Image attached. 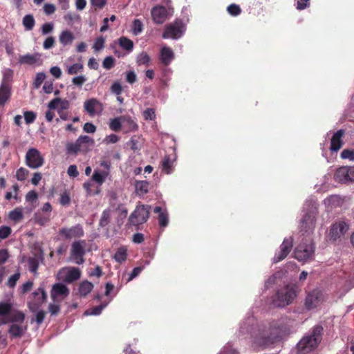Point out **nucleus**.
<instances>
[{"instance_id": "obj_56", "label": "nucleus", "mask_w": 354, "mask_h": 354, "mask_svg": "<svg viewBox=\"0 0 354 354\" xmlns=\"http://www.w3.org/2000/svg\"><path fill=\"white\" fill-rule=\"evenodd\" d=\"M12 232V230L8 226H1L0 227V239H5L8 238Z\"/></svg>"}, {"instance_id": "obj_55", "label": "nucleus", "mask_w": 354, "mask_h": 354, "mask_svg": "<svg viewBox=\"0 0 354 354\" xmlns=\"http://www.w3.org/2000/svg\"><path fill=\"white\" fill-rule=\"evenodd\" d=\"M46 78V75L44 73H39L36 75L35 79L34 80V87L38 88Z\"/></svg>"}, {"instance_id": "obj_11", "label": "nucleus", "mask_w": 354, "mask_h": 354, "mask_svg": "<svg viewBox=\"0 0 354 354\" xmlns=\"http://www.w3.org/2000/svg\"><path fill=\"white\" fill-rule=\"evenodd\" d=\"M59 236L66 240L80 239L84 236V231L80 224H77L71 227H62L59 230Z\"/></svg>"}, {"instance_id": "obj_26", "label": "nucleus", "mask_w": 354, "mask_h": 354, "mask_svg": "<svg viewBox=\"0 0 354 354\" xmlns=\"http://www.w3.org/2000/svg\"><path fill=\"white\" fill-rule=\"evenodd\" d=\"M41 55L39 53L27 54L20 56L19 62L21 64L34 65L39 62Z\"/></svg>"}, {"instance_id": "obj_33", "label": "nucleus", "mask_w": 354, "mask_h": 354, "mask_svg": "<svg viewBox=\"0 0 354 354\" xmlns=\"http://www.w3.org/2000/svg\"><path fill=\"white\" fill-rule=\"evenodd\" d=\"M149 183L146 180H137L135 183V188L138 194H145L149 192Z\"/></svg>"}, {"instance_id": "obj_25", "label": "nucleus", "mask_w": 354, "mask_h": 354, "mask_svg": "<svg viewBox=\"0 0 354 354\" xmlns=\"http://www.w3.org/2000/svg\"><path fill=\"white\" fill-rule=\"evenodd\" d=\"M58 104H59V108L58 110H61L62 111H63V110L68 109L70 106L68 100L66 99L62 100L59 97H56L49 102L48 107L49 109H57Z\"/></svg>"}, {"instance_id": "obj_41", "label": "nucleus", "mask_w": 354, "mask_h": 354, "mask_svg": "<svg viewBox=\"0 0 354 354\" xmlns=\"http://www.w3.org/2000/svg\"><path fill=\"white\" fill-rule=\"evenodd\" d=\"M84 66L81 63H75L71 66H66V72L68 75H76L83 71Z\"/></svg>"}, {"instance_id": "obj_18", "label": "nucleus", "mask_w": 354, "mask_h": 354, "mask_svg": "<svg viewBox=\"0 0 354 354\" xmlns=\"http://www.w3.org/2000/svg\"><path fill=\"white\" fill-rule=\"evenodd\" d=\"M315 218L310 213H306L300 223V231L303 233L312 232L315 227Z\"/></svg>"}, {"instance_id": "obj_39", "label": "nucleus", "mask_w": 354, "mask_h": 354, "mask_svg": "<svg viewBox=\"0 0 354 354\" xmlns=\"http://www.w3.org/2000/svg\"><path fill=\"white\" fill-rule=\"evenodd\" d=\"M119 45L127 51H131L133 48V42L125 37H121L119 39Z\"/></svg>"}, {"instance_id": "obj_59", "label": "nucleus", "mask_w": 354, "mask_h": 354, "mask_svg": "<svg viewBox=\"0 0 354 354\" xmlns=\"http://www.w3.org/2000/svg\"><path fill=\"white\" fill-rule=\"evenodd\" d=\"M341 157L344 159L354 160V150L344 149L341 153Z\"/></svg>"}, {"instance_id": "obj_21", "label": "nucleus", "mask_w": 354, "mask_h": 354, "mask_svg": "<svg viewBox=\"0 0 354 354\" xmlns=\"http://www.w3.org/2000/svg\"><path fill=\"white\" fill-rule=\"evenodd\" d=\"M122 129L124 133H127L131 131H136L138 129L137 123L129 115L122 116Z\"/></svg>"}, {"instance_id": "obj_48", "label": "nucleus", "mask_w": 354, "mask_h": 354, "mask_svg": "<svg viewBox=\"0 0 354 354\" xmlns=\"http://www.w3.org/2000/svg\"><path fill=\"white\" fill-rule=\"evenodd\" d=\"M133 32L135 35H139L143 30V24L141 20L136 19L133 21Z\"/></svg>"}, {"instance_id": "obj_38", "label": "nucleus", "mask_w": 354, "mask_h": 354, "mask_svg": "<svg viewBox=\"0 0 354 354\" xmlns=\"http://www.w3.org/2000/svg\"><path fill=\"white\" fill-rule=\"evenodd\" d=\"M109 128L115 132H119L122 128V116L111 119L109 122Z\"/></svg>"}, {"instance_id": "obj_58", "label": "nucleus", "mask_w": 354, "mask_h": 354, "mask_svg": "<svg viewBox=\"0 0 354 354\" xmlns=\"http://www.w3.org/2000/svg\"><path fill=\"white\" fill-rule=\"evenodd\" d=\"M71 202V197L69 194L65 191L60 196L59 203L61 205L66 206L68 205Z\"/></svg>"}, {"instance_id": "obj_10", "label": "nucleus", "mask_w": 354, "mask_h": 354, "mask_svg": "<svg viewBox=\"0 0 354 354\" xmlns=\"http://www.w3.org/2000/svg\"><path fill=\"white\" fill-rule=\"evenodd\" d=\"M348 225L344 221L333 223L330 228L328 238L330 241L335 242L341 239L348 230Z\"/></svg>"}, {"instance_id": "obj_19", "label": "nucleus", "mask_w": 354, "mask_h": 354, "mask_svg": "<svg viewBox=\"0 0 354 354\" xmlns=\"http://www.w3.org/2000/svg\"><path fill=\"white\" fill-rule=\"evenodd\" d=\"M25 319V314L16 309H12L11 313L7 319H0V324H6L8 323L21 324Z\"/></svg>"}, {"instance_id": "obj_2", "label": "nucleus", "mask_w": 354, "mask_h": 354, "mask_svg": "<svg viewBox=\"0 0 354 354\" xmlns=\"http://www.w3.org/2000/svg\"><path fill=\"white\" fill-rule=\"evenodd\" d=\"M324 328L321 325H315L305 335L297 344V349L300 354H308L315 350L320 344Z\"/></svg>"}, {"instance_id": "obj_49", "label": "nucleus", "mask_w": 354, "mask_h": 354, "mask_svg": "<svg viewBox=\"0 0 354 354\" xmlns=\"http://www.w3.org/2000/svg\"><path fill=\"white\" fill-rule=\"evenodd\" d=\"M29 171L24 167H20L16 171V178L19 181H24L26 179Z\"/></svg>"}, {"instance_id": "obj_6", "label": "nucleus", "mask_w": 354, "mask_h": 354, "mask_svg": "<svg viewBox=\"0 0 354 354\" xmlns=\"http://www.w3.org/2000/svg\"><path fill=\"white\" fill-rule=\"evenodd\" d=\"M150 206L138 205L129 217L130 225L137 226L145 223L149 216Z\"/></svg>"}, {"instance_id": "obj_34", "label": "nucleus", "mask_w": 354, "mask_h": 354, "mask_svg": "<svg viewBox=\"0 0 354 354\" xmlns=\"http://www.w3.org/2000/svg\"><path fill=\"white\" fill-rule=\"evenodd\" d=\"M109 175V171H94L92 176V178L95 182L101 185L105 181L106 178L108 177Z\"/></svg>"}, {"instance_id": "obj_31", "label": "nucleus", "mask_w": 354, "mask_h": 354, "mask_svg": "<svg viewBox=\"0 0 354 354\" xmlns=\"http://www.w3.org/2000/svg\"><path fill=\"white\" fill-rule=\"evenodd\" d=\"M12 306L8 302H0V319H7L11 313Z\"/></svg>"}, {"instance_id": "obj_45", "label": "nucleus", "mask_w": 354, "mask_h": 354, "mask_svg": "<svg viewBox=\"0 0 354 354\" xmlns=\"http://www.w3.org/2000/svg\"><path fill=\"white\" fill-rule=\"evenodd\" d=\"M9 218L15 222H19L23 218L22 211L19 208H15L9 213Z\"/></svg>"}, {"instance_id": "obj_30", "label": "nucleus", "mask_w": 354, "mask_h": 354, "mask_svg": "<svg viewBox=\"0 0 354 354\" xmlns=\"http://www.w3.org/2000/svg\"><path fill=\"white\" fill-rule=\"evenodd\" d=\"M93 288V285L88 281H82L79 286V294L81 297H86Z\"/></svg>"}, {"instance_id": "obj_44", "label": "nucleus", "mask_w": 354, "mask_h": 354, "mask_svg": "<svg viewBox=\"0 0 354 354\" xmlns=\"http://www.w3.org/2000/svg\"><path fill=\"white\" fill-rule=\"evenodd\" d=\"M151 59L147 53L142 52L137 58V63L138 65H144L148 66L149 65Z\"/></svg>"}, {"instance_id": "obj_52", "label": "nucleus", "mask_w": 354, "mask_h": 354, "mask_svg": "<svg viewBox=\"0 0 354 354\" xmlns=\"http://www.w3.org/2000/svg\"><path fill=\"white\" fill-rule=\"evenodd\" d=\"M21 276L20 272H17L10 276L7 281V286L10 288H14Z\"/></svg>"}, {"instance_id": "obj_27", "label": "nucleus", "mask_w": 354, "mask_h": 354, "mask_svg": "<svg viewBox=\"0 0 354 354\" xmlns=\"http://www.w3.org/2000/svg\"><path fill=\"white\" fill-rule=\"evenodd\" d=\"M39 260H43L42 254H41L40 256L35 255V257H31L28 259L27 263L28 266V269L30 272H31L34 274H37V270L39 265Z\"/></svg>"}, {"instance_id": "obj_14", "label": "nucleus", "mask_w": 354, "mask_h": 354, "mask_svg": "<svg viewBox=\"0 0 354 354\" xmlns=\"http://www.w3.org/2000/svg\"><path fill=\"white\" fill-rule=\"evenodd\" d=\"M32 297L33 299L32 301L29 303V307L31 310H35L46 301L47 295L44 288L39 287L37 290L32 292Z\"/></svg>"}, {"instance_id": "obj_64", "label": "nucleus", "mask_w": 354, "mask_h": 354, "mask_svg": "<svg viewBox=\"0 0 354 354\" xmlns=\"http://www.w3.org/2000/svg\"><path fill=\"white\" fill-rule=\"evenodd\" d=\"M53 24L52 23H45L41 26V33L42 35H47L53 31Z\"/></svg>"}, {"instance_id": "obj_63", "label": "nucleus", "mask_w": 354, "mask_h": 354, "mask_svg": "<svg viewBox=\"0 0 354 354\" xmlns=\"http://www.w3.org/2000/svg\"><path fill=\"white\" fill-rule=\"evenodd\" d=\"M310 4V0H297L296 8L299 10L306 9Z\"/></svg>"}, {"instance_id": "obj_50", "label": "nucleus", "mask_w": 354, "mask_h": 354, "mask_svg": "<svg viewBox=\"0 0 354 354\" xmlns=\"http://www.w3.org/2000/svg\"><path fill=\"white\" fill-rule=\"evenodd\" d=\"M13 76V71L8 68L3 72V80L1 84H6V86H10L9 82L12 80Z\"/></svg>"}, {"instance_id": "obj_40", "label": "nucleus", "mask_w": 354, "mask_h": 354, "mask_svg": "<svg viewBox=\"0 0 354 354\" xmlns=\"http://www.w3.org/2000/svg\"><path fill=\"white\" fill-rule=\"evenodd\" d=\"M127 257V249L121 247L119 248L114 254V259L118 263H122L126 261Z\"/></svg>"}, {"instance_id": "obj_29", "label": "nucleus", "mask_w": 354, "mask_h": 354, "mask_svg": "<svg viewBox=\"0 0 354 354\" xmlns=\"http://www.w3.org/2000/svg\"><path fill=\"white\" fill-rule=\"evenodd\" d=\"M10 97V86L1 84L0 86V105H4Z\"/></svg>"}, {"instance_id": "obj_23", "label": "nucleus", "mask_w": 354, "mask_h": 354, "mask_svg": "<svg viewBox=\"0 0 354 354\" xmlns=\"http://www.w3.org/2000/svg\"><path fill=\"white\" fill-rule=\"evenodd\" d=\"M174 58V52L169 47L164 46L160 50V59L163 65H169Z\"/></svg>"}, {"instance_id": "obj_51", "label": "nucleus", "mask_w": 354, "mask_h": 354, "mask_svg": "<svg viewBox=\"0 0 354 354\" xmlns=\"http://www.w3.org/2000/svg\"><path fill=\"white\" fill-rule=\"evenodd\" d=\"M143 117L145 120H154L156 119L155 109L152 108H147L143 112Z\"/></svg>"}, {"instance_id": "obj_42", "label": "nucleus", "mask_w": 354, "mask_h": 354, "mask_svg": "<svg viewBox=\"0 0 354 354\" xmlns=\"http://www.w3.org/2000/svg\"><path fill=\"white\" fill-rule=\"evenodd\" d=\"M35 21L34 17L31 15H26L23 19V25L27 30H31L34 26Z\"/></svg>"}, {"instance_id": "obj_15", "label": "nucleus", "mask_w": 354, "mask_h": 354, "mask_svg": "<svg viewBox=\"0 0 354 354\" xmlns=\"http://www.w3.org/2000/svg\"><path fill=\"white\" fill-rule=\"evenodd\" d=\"M293 246V239L292 237L285 239L280 246V251L276 254L274 257L275 263L283 260L290 252Z\"/></svg>"}, {"instance_id": "obj_47", "label": "nucleus", "mask_w": 354, "mask_h": 354, "mask_svg": "<svg viewBox=\"0 0 354 354\" xmlns=\"http://www.w3.org/2000/svg\"><path fill=\"white\" fill-rule=\"evenodd\" d=\"M227 12L233 17H236L241 13V9L240 6L235 3H232L227 8Z\"/></svg>"}, {"instance_id": "obj_36", "label": "nucleus", "mask_w": 354, "mask_h": 354, "mask_svg": "<svg viewBox=\"0 0 354 354\" xmlns=\"http://www.w3.org/2000/svg\"><path fill=\"white\" fill-rule=\"evenodd\" d=\"M111 218V210L110 209H104L101 215L100 221H99V225L102 227H104L107 226L110 221Z\"/></svg>"}, {"instance_id": "obj_4", "label": "nucleus", "mask_w": 354, "mask_h": 354, "mask_svg": "<svg viewBox=\"0 0 354 354\" xmlns=\"http://www.w3.org/2000/svg\"><path fill=\"white\" fill-rule=\"evenodd\" d=\"M185 30V24L182 19H177L165 26L162 37L163 39H178L184 35Z\"/></svg>"}, {"instance_id": "obj_61", "label": "nucleus", "mask_w": 354, "mask_h": 354, "mask_svg": "<svg viewBox=\"0 0 354 354\" xmlns=\"http://www.w3.org/2000/svg\"><path fill=\"white\" fill-rule=\"evenodd\" d=\"M38 198V194L35 190L28 192L26 195V201L29 203L35 202Z\"/></svg>"}, {"instance_id": "obj_28", "label": "nucleus", "mask_w": 354, "mask_h": 354, "mask_svg": "<svg viewBox=\"0 0 354 354\" xmlns=\"http://www.w3.org/2000/svg\"><path fill=\"white\" fill-rule=\"evenodd\" d=\"M74 39L73 34L69 30L62 31L59 36V41L64 46L72 44Z\"/></svg>"}, {"instance_id": "obj_35", "label": "nucleus", "mask_w": 354, "mask_h": 354, "mask_svg": "<svg viewBox=\"0 0 354 354\" xmlns=\"http://www.w3.org/2000/svg\"><path fill=\"white\" fill-rule=\"evenodd\" d=\"M81 272L77 268H71L66 275V280L68 282L75 281L80 278Z\"/></svg>"}, {"instance_id": "obj_62", "label": "nucleus", "mask_w": 354, "mask_h": 354, "mask_svg": "<svg viewBox=\"0 0 354 354\" xmlns=\"http://www.w3.org/2000/svg\"><path fill=\"white\" fill-rule=\"evenodd\" d=\"M55 43V38L52 36L48 37L44 41L43 47L44 49H50L54 46Z\"/></svg>"}, {"instance_id": "obj_7", "label": "nucleus", "mask_w": 354, "mask_h": 354, "mask_svg": "<svg viewBox=\"0 0 354 354\" xmlns=\"http://www.w3.org/2000/svg\"><path fill=\"white\" fill-rule=\"evenodd\" d=\"M85 144L93 145L94 140L88 136H80L75 142L66 143V153L76 156L78 152L86 151Z\"/></svg>"}, {"instance_id": "obj_17", "label": "nucleus", "mask_w": 354, "mask_h": 354, "mask_svg": "<svg viewBox=\"0 0 354 354\" xmlns=\"http://www.w3.org/2000/svg\"><path fill=\"white\" fill-rule=\"evenodd\" d=\"M152 19L155 24H162L167 17V10L162 6H156L151 11Z\"/></svg>"}, {"instance_id": "obj_1", "label": "nucleus", "mask_w": 354, "mask_h": 354, "mask_svg": "<svg viewBox=\"0 0 354 354\" xmlns=\"http://www.w3.org/2000/svg\"><path fill=\"white\" fill-rule=\"evenodd\" d=\"M253 343L259 347L266 348L282 339V327L277 322H272L268 326L261 325L253 329Z\"/></svg>"}, {"instance_id": "obj_12", "label": "nucleus", "mask_w": 354, "mask_h": 354, "mask_svg": "<svg viewBox=\"0 0 354 354\" xmlns=\"http://www.w3.org/2000/svg\"><path fill=\"white\" fill-rule=\"evenodd\" d=\"M334 178L339 183L354 182V166L338 168L335 173Z\"/></svg>"}, {"instance_id": "obj_24", "label": "nucleus", "mask_w": 354, "mask_h": 354, "mask_svg": "<svg viewBox=\"0 0 354 354\" xmlns=\"http://www.w3.org/2000/svg\"><path fill=\"white\" fill-rule=\"evenodd\" d=\"M26 330V325L23 326L18 324H12L10 326L8 333L11 338H20Z\"/></svg>"}, {"instance_id": "obj_20", "label": "nucleus", "mask_w": 354, "mask_h": 354, "mask_svg": "<svg viewBox=\"0 0 354 354\" xmlns=\"http://www.w3.org/2000/svg\"><path fill=\"white\" fill-rule=\"evenodd\" d=\"M344 134V130L339 129L334 133L330 141V150L332 151H337L342 147L343 141L342 136Z\"/></svg>"}, {"instance_id": "obj_9", "label": "nucleus", "mask_w": 354, "mask_h": 354, "mask_svg": "<svg viewBox=\"0 0 354 354\" xmlns=\"http://www.w3.org/2000/svg\"><path fill=\"white\" fill-rule=\"evenodd\" d=\"M25 162L28 167L37 169L44 165V159L38 149L30 148L26 153Z\"/></svg>"}, {"instance_id": "obj_8", "label": "nucleus", "mask_w": 354, "mask_h": 354, "mask_svg": "<svg viewBox=\"0 0 354 354\" xmlns=\"http://www.w3.org/2000/svg\"><path fill=\"white\" fill-rule=\"evenodd\" d=\"M85 246V240L75 241L71 245V258L77 265H81L84 263V256L86 254Z\"/></svg>"}, {"instance_id": "obj_3", "label": "nucleus", "mask_w": 354, "mask_h": 354, "mask_svg": "<svg viewBox=\"0 0 354 354\" xmlns=\"http://www.w3.org/2000/svg\"><path fill=\"white\" fill-rule=\"evenodd\" d=\"M296 297V287L288 285L277 290L274 302L278 307H285L290 304Z\"/></svg>"}, {"instance_id": "obj_22", "label": "nucleus", "mask_w": 354, "mask_h": 354, "mask_svg": "<svg viewBox=\"0 0 354 354\" xmlns=\"http://www.w3.org/2000/svg\"><path fill=\"white\" fill-rule=\"evenodd\" d=\"M69 294V290L67 286L61 283H57L53 285L51 291V297L55 300L59 296L66 297Z\"/></svg>"}, {"instance_id": "obj_57", "label": "nucleus", "mask_w": 354, "mask_h": 354, "mask_svg": "<svg viewBox=\"0 0 354 354\" xmlns=\"http://www.w3.org/2000/svg\"><path fill=\"white\" fill-rule=\"evenodd\" d=\"M86 81L84 75H79L72 79V83L79 87H81Z\"/></svg>"}, {"instance_id": "obj_16", "label": "nucleus", "mask_w": 354, "mask_h": 354, "mask_svg": "<svg viewBox=\"0 0 354 354\" xmlns=\"http://www.w3.org/2000/svg\"><path fill=\"white\" fill-rule=\"evenodd\" d=\"M85 111L90 115L99 114L103 110L102 104L95 98L86 100L84 104Z\"/></svg>"}, {"instance_id": "obj_32", "label": "nucleus", "mask_w": 354, "mask_h": 354, "mask_svg": "<svg viewBox=\"0 0 354 354\" xmlns=\"http://www.w3.org/2000/svg\"><path fill=\"white\" fill-rule=\"evenodd\" d=\"M34 219L36 223L44 226L48 223L50 221V214H43L41 212H38L35 214Z\"/></svg>"}, {"instance_id": "obj_54", "label": "nucleus", "mask_w": 354, "mask_h": 354, "mask_svg": "<svg viewBox=\"0 0 354 354\" xmlns=\"http://www.w3.org/2000/svg\"><path fill=\"white\" fill-rule=\"evenodd\" d=\"M104 42L105 40L103 37L101 36L97 37L95 41L93 48L95 51H99L102 50L104 46Z\"/></svg>"}, {"instance_id": "obj_60", "label": "nucleus", "mask_w": 354, "mask_h": 354, "mask_svg": "<svg viewBox=\"0 0 354 354\" xmlns=\"http://www.w3.org/2000/svg\"><path fill=\"white\" fill-rule=\"evenodd\" d=\"M24 119L26 124L32 123L36 119V114L33 111H26Z\"/></svg>"}, {"instance_id": "obj_46", "label": "nucleus", "mask_w": 354, "mask_h": 354, "mask_svg": "<svg viewBox=\"0 0 354 354\" xmlns=\"http://www.w3.org/2000/svg\"><path fill=\"white\" fill-rule=\"evenodd\" d=\"M158 224L161 227H165L169 223L168 213L166 210L164 212H160L158 217Z\"/></svg>"}, {"instance_id": "obj_53", "label": "nucleus", "mask_w": 354, "mask_h": 354, "mask_svg": "<svg viewBox=\"0 0 354 354\" xmlns=\"http://www.w3.org/2000/svg\"><path fill=\"white\" fill-rule=\"evenodd\" d=\"M115 64V59L111 56H108L104 58L102 62V66L109 70L112 68Z\"/></svg>"}, {"instance_id": "obj_5", "label": "nucleus", "mask_w": 354, "mask_h": 354, "mask_svg": "<svg viewBox=\"0 0 354 354\" xmlns=\"http://www.w3.org/2000/svg\"><path fill=\"white\" fill-rule=\"evenodd\" d=\"M315 245L312 240L303 241L295 250V257L299 261L306 262L313 259Z\"/></svg>"}, {"instance_id": "obj_13", "label": "nucleus", "mask_w": 354, "mask_h": 354, "mask_svg": "<svg viewBox=\"0 0 354 354\" xmlns=\"http://www.w3.org/2000/svg\"><path fill=\"white\" fill-rule=\"evenodd\" d=\"M324 300V296L320 290L315 289L309 292L306 298L305 306L310 310L317 307Z\"/></svg>"}, {"instance_id": "obj_37", "label": "nucleus", "mask_w": 354, "mask_h": 354, "mask_svg": "<svg viewBox=\"0 0 354 354\" xmlns=\"http://www.w3.org/2000/svg\"><path fill=\"white\" fill-rule=\"evenodd\" d=\"M162 169L167 174H170L173 171V161L169 156L164 157L162 161Z\"/></svg>"}, {"instance_id": "obj_43", "label": "nucleus", "mask_w": 354, "mask_h": 354, "mask_svg": "<svg viewBox=\"0 0 354 354\" xmlns=\"http://www.w3.org/2000/svg\"><path fill=\"white\" fill-rule=\"evenodd\" d=\"M108 303H102L97 306L93 307L91 308L90 310H87L85 312L86 315H100L102 310L107 306Z\"/></svg>"}]
</instances>
